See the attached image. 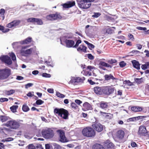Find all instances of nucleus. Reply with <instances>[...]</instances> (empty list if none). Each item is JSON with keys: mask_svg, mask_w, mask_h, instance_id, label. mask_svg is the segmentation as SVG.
<instances>
[{"mask_svg": "<svg viewBox=\"0 0 149 149\" xmlns=\"http://www.w3.org/2000/svg\"><path fill=\"white\" fill-rule=\"evenodd\" d=\"M83 135L87 137H92L95 135V132L92 128L87 127L84 128L82 131Z\"/></svg>", "mask_w": 149, "mask_h": 149, "instance_id": "7ed1b4c3", "label": "nucleus"}, {"mask_svg": "<svg viewBox=\"0 0 149 149\" xmlns=\"http://www.w3.org/2000/svg\"><path fill=\"white\" fill-rule=\"evenodd\" d=\"M134 80L136 83L140 84L143 82V79L142 78L140 79L136 78L134 79Z\"/></svg>", "mask_w": 149, "mask_h": 149, "instance_id": "e433bc0d", "label": "nucleus"}, {"mask_svg": "<svg viewBox=\"0 0 149 149\" xmlns=\"http://www.w3.org/2000/svg\"><path fill=\"white\" fill-rule=\"evenodd\" d=\"M140 53V52L137 50H132L131 52H130V53H132L135 54H139Z\"/></svg>", "mask_w": 149, "mask_h": 149, "instance_id": "4d7b16f0", "label": "nucleus"}, {"mask_svg": "<svg viewBox=\"0 0 149 149\" xmlns=\"http://www.w3.org/2000/svg\"><path fill=\"white\" fill-rule=\"evenodd\" d=\"M132 63L133 67L137 70H139L140 69V64L139 62L135 60H133L132 61Z\"/></svg>", "mask_w": 149, "mask_h": 149, "instance_id": "393cba45", "label": "nucleus"}, {"mask_svg": "<svg viewBox=\"0 0 149 149\" xmlns=\"http://www.w3.org/2000/svg\"><path fill=\"white\" fill-rule=\"evenodd\" d=\"M88 58L90 60H93L94 58V57L91 54H87Z\"/></svg>", "mask_w": 149, "mask_h": 149, "instance_id": "864d4df0", "label": "nucleus"}, {"mask_svg": "<svg viewBox=\"0 0 149 149\" xmlns=\"http://www.w3.org/2000/svg\"><path fill=\"white\" fill-rule=\"evenodd\" d=\"M94 91L97 95L104 94V87H95L94 88Z\"/></svg>", "mask_w": 149, "mask_h": 149, "instance_id": "ddd939ff", "label": "nucleus"}, {"mask_svg": "<svg viewBox=\"0 0 149 149\" xmlns=\"http://www.w3.org/2000/svg\"><path fill=\"white\" fill-rule=\"evenodd\" d=\"M99 107L101 109L106 110L108 107V103L106 102L102 101L98 104Z\"/></svg>", "mask_w": 149, "mask_h": 149, "instance_id": "aec40b11", "label": "nucleus"}, {"mask_svg": "<svg viewBox=\"0 0 149 149\" xmlns=\"http://www.w3.org/2000/svg\"><path fill=\"white\" fill-rule=\"evenodd\" d=\"M32 39L31 38L28 37L24 40L19 41V44L21 45L29 44L31 42Z\"/></svg>", "mask_w": 149, "mask_h": 149, "instance_id": "5701e85b", "label": "nucleus"}, {"mask_svg": "<svg viewBox=\"0 0 149 149\" xmlns=\"http://www.w3.org/2000/svg\"><path fill=\"white\" fill-rule=\"evenodd\" d=\"M17 66L16 56L13 52H11L10 53V67L13 69H17Z\"/></svg>", "mask_w": 149, "mask_h": 149, "instance_id": "20e7f679", "label": "nucleus"}, {"mask_svg": "<svg viewBox=\"0 0 149 149\" xmlns=\"http://www.w3.org/2000/svg\"><path fill=\"white\" fill-rule=\"evenodd\" d=\"M33 85V84L32 83H29L25 85V88L26 89L28 88L29 87L32 86Z\"/></svg>", "mask_w": 149, "mask_h": 149, "instance_id": "8fccbe9b", "label": "nucleus"}, {"mask_svg": "<svg viewBox=\"0 0 149 149\" xmlns=\"http://www.w3.org/2000/svg\"><path fill=\"white\" fill-rule=\"evenodd\" d=\"M22 110L24 112H27L29 110V108L27 104H25L23 105L22 107Z\"/></svg>", "mask_w": 149, "mask_h": 149, "instance_id": "f704fd0d", "label": "nucleus"}, {"mask_svg": "<svg viewBox=\"0 0 149 149\" xmlns=\"http://www.w3.org/2000/svg\"><path fill=\"white\" fill-rule=\"evenodd\" d=\"M83 107L87 110H91L92 109L91 105L87 102H86L83 104Z\"/></svg>", "mask_w": 149, "mask_h": 149, "instance_id": "c756f323", "label": "nucleus"}, {"mask_svg": "<svg viewBox=\"0 0 149 149\" xmlns=\"http://www.w3.org/2000/svg\"><path fill=\"white\" fill-rule=\"evenodd\" d=\"M0 75L2 79L7 78L9 76V69L5 68L0 69Z\"/></svg>", "mask_w": 149, "mask_h": 149, "instance_id": "1a4fd4ad", "label": "nucleus"}, {"mask_svg": "<svg viewBox=\"0 0 149 149\" xmlns=\"http://www.w3.org/2000/svg\"><path fill=\"white\" fill-rule=\"evenodd\" d=\"M59 136V140L62 143L68 142V140L67 139L65 135V132L63 130H59L56 131Z\"/></svg>", "mask_w": 149, "mask_h": 149, "instance_id": "0eeeda50", "label": "nucleus"}, {"mask_svg": "<svg viewBox=\"0 0 149 149\" xmlns=\"http://www.w3.org/2000/svg\"><path fill=\"white\" fill-rule=\"evenodd\" d=\"M61 18V16L57 13L50 14L46 16V18L47 20L52 21L59 19Z\"/></svg>", "mask_w": 149, "mask_h": 149, "instance_id": "9d476101", "label": "nucleus"}, {"mask_svg": "<svg viewBox=\"0 0 149 149\" xmlns=\"http://www.w3.org/2000/svg\"><path fill=\"white\" fill-rule=\"evenodd\" d=\"M56 95L58 97L63 98L64 97L65 95L63 94H61V93L58 92H56Z\"/></svg>", "mask_w": 149, "mask_h": 149, "instance_id": "ea45409f", "label": "nucleus"}, {"mask_svg": "<svg viewBox=\"0 0 149 149\" xmlns=\"http://www.w3.org/2000/svg\"><path fill=\"white\" fill-rule=\"evenodd\" d=\"M19 41L18 42H15L13 43L12 44V46L13 48H15L17 47V45L18 44H19Z\"/></svg>", "mask_w": 149, "mask_h": 149, "instance_id": "603ef678", "label": "nucleus"}, {"mask_svg": "<svg viewBox=\"0 0 149 149\" xmlns=\"http://www.w3.org/2000/svg\"><path fill=\"white\" fill-rule=\"evenodd\" d=\"M35 18H30L27 19L28 22H32L34 23L35 20Z\"/></svg>", "mask_w": 149, "mask_h": 149, "instance_id": "09e8293b", "label": "nucleus"}, {"mask_svg": "<svg viewBox=\"0 0 149 149\" xmlns=\"http://www.w3.org/2000/svg\"><path fill=\"white\" fill-rule=\"evenodd\" d=\"M142 116H139L137 117H134L133 118H130L129 119V120L131 121H136L137 120L141 119Z\"/></svg>", "mask_w": 149, "mask_h": 149, "instance_id": "72a5a7b5", "label": "nucleus"}, {"mask_svg": "<svg viewBox=\"0 0 149 149\" xmlns=\"http://www.w3.org/2000/svg\"><path fill=\"white\" fill-rule=\"evenodd\" d=\"M131 109L133 111L138 112L141 111L143 110V108L139 106H134L131 107Z\"/></svg>", "mask_w": 149, "mask_h": 149, "instance_id": "a878e982", "label": "nucleus"}, {"mask_svg": "<svg viewBox=\"0 0 149 149\" xmlns=\"http://www.w3.org/2000/svg\"><path fill=\"white\" fill-rule=\"evenodd\" d=\"M65 42L66 44V47L68 48L73 47L75 43L74 41L72 40H68L67 39L65 40Z\"/></svg>", "mask_w": 149, "mask_h": 149, "instance_id": "a211bd4d", "label": "nucleus"}, {"mask_svg": "<svg viewBox=\"0 0 149 149\" xmlns=\"http://www.w3.org/2000/svg\"><path fill=\"white\" fill-rule=\"evenodd\" d=\"M75 4V2L74 1H69L67 3L63 4V6L65 8H68L71 7Z\"/></svg>", "mask_w": 149, "mask_h": 149, "instance_id": "6ab92c4d", "label": "nucleus"}, {"mask_svg": "<svg viewBox=\"0 0 149 149\" xmlns=\"http://www.w3.org/2000/svg\"><path fill=\"white\" fill-rule=\"evenodd\" d=\"M5 10L4 9L2 8L0 10V17H1L2 20H3L4 18V14Z\"/></svg>", "mask_w": 149, "mask_h": 149, "instance_id": "473e14b6", "label": "nucleus"}, {"mask_svg": "<svg viewBox=\"0 0 149 149\" xmlns=\"http://www.w3.org/2000/svg\"><path fill=\"white\" fill-rule=\"evenodd\" d=\"M93 149H104V148L101 145L97 143L93 146Z\"/></svg>", "mask_w": 149, "mask_h": 149, "instance_id": "7c9ffc66", "label": "nucleus"}, {"mask_svg": "<svg viewBox=\"0 0 149 149\" xmlns=\"http://www.w3.org/2000/svg\"><path fill=\"white\" fill-rule=\"evenodd\" d=\"M16 79L18 80H21L24 79V77L20 76H17Z\"/></svg>", "mask_w": 149, "mask_h": 149, "instance_id": "e2e57ef3", "label": "nucleus"}, {"mask_svg": "<svg viewBox=\"0 0 149 149\" xmlns=\"http://www.w3.org/2000/svg\"><path fill=\"white\" fill-rule=\"evenodd\" d=\"M88 47L90 49L91 48H93L95 47L93 45L90 43L88 45Z\"/></svg>", "mask_w": 149, "mask_h": 149, "instance_id": "680f3d73", "label": "nucleus"}, {"mask_svg": "<svg viewBox=\"0 0 149 149\" xmlns=\"http://www.w3.org/2000/svg\"><path fill=\"white\" fill-rule=\"evenodd\" d=\"M148 133L146 128L145 126H140L139 129L138 134L141 136L145 135Z\"/></svg>", "mask_w": 149, "mask_h": 149, "instance_id": "2eb2a0df", "label": "nucleus"}, {"mask_svg": "<svg viewBox=\"0 0 149 149\" xmlns=\"http://www.w3.org/2000/svg\"><path fill=\"white\" fill-rule=\"evenodd\" d=\"M86 49L87 47H86L83 45H81L78 47L77 50L78 52L82 51L83 52L86 53Z\"/></svg>", "mask_w": 149, "mask_h": 149, "instance_id": "c85d7f7f", "label": "nucleus"}, {"mask_svg": "<svg viewBox=\"0 0 149 149\" xmlns=\"http://www.w3.org/2000/svg\"><path fill=\"white\" fill-rule=\"evenodd\" d=\"M71 106L72 108L74 109H77L78 107L77 105L74 102L71 103Z\"/></svg>", "mask_w": 149, "mask_h": 149, "instance_id": "49530a36", "label": "nucleus"}, {"mask_svg": "<svg viewBox=\"0 0 149 149\" xmlns=\"http://www.w3.org/2000/svg\"><path fill=\"white\" fill-rule=\"evenodd\" d=\"M45 63H46L48 66H50L52 67H53V64H52V63H51L50 61H45Z\"/></svg>", "mask_w": 149, "mask_h": 149, "instance_id": "bf43d9fd", "label": "nucleus"}, {"mask_svg": "<svg viewBox=\"0 0 149 149\" xmlns=\"http://www.w3.org/2000/svg\"><path fill=\"white\" fill-rule=\"evenodd\" d=\"M99 62V67H100V66H102V67H105L108 68H111L112 67V66L111 65L102 61H100Z\"/></svg>", "mask_w": 149, "mask_h": 149, "instance_id": "b1692460", "label": "nucleus"}, {"mask_svg": "<svg viewBox=\"0 0 149 149\" xmlns=\"http://www.w3.org/2000/svg\"><path fill=\"white\" fill-rule=\"evenodd\" d=\"M85 80V78L84 77L81 78L80 77H72L69 82L74 85H77L78 83H83Z\"/></svg>", "mask_w": 149, "mask_h": 149, "instance_id": "9b49d317", "label": "nucleus"}, {"mask_svg": "<svg viewBox=\"0 0 149 149\" xmlns=\"http://www.w3.org/2000/svg\"><path fill=\"white\" fill-rule=\"evenodd\" d=\"M42 76L43 77L49 78L51 77V75L46 73H44L42 74Z\"/></svg>", "mask_w": 149, "mask_h": 149, "instance_id": "de8ad7c7", "label": "nucleus"}, {"mask_svg": "<svg viewBox=\"0 0 149 149\" xmlns=\"http://www.w3.org/2000/svg\"><path fill=\"white\" fill-rule=\"evenodd\" d=\"M100 14L99 13H94V14L92 15V17L95 18H97L100 15Z\"/></svg>", "mask_w": 149, "mask_h": 149, "instance_id": "3c124183", "label": "nucleus"}, {"mask_svg": "<svg viewBox=\"0 0 149 149\" xmlns=\"http://www.w3.org/2000/svg\"><path fill=\"white\" fill-rule=\"evenodd\" d=\"M79 6L83 9H87L90 7L91 6V2L87 0H81L77 1Z\"/></svg>", "mask_w": 149, "mask_h": 149, "instance_id": "39448f33", "label": "nucleus"}, {"mask_svg": "<svg viewBox=\"0 0 149 149\" xmlns=\"http://www.w3.org/2000/svg\"><path fill=\"white\" fill-rule=\"evenodd\" d=\"M32 93L33 94L34 93V92H29L26 95L27 96L29 97H32V96H34L33 94H32Z\"/></svg>", "mask_w": 149, "mask_h": 149, "instance_id": "13d9d810", "label": "nucleus"}, {"mask_svg": "<svg viewBox=\"0 0 149 149\" xmlns=\"http://www.w3.org/2000/svg\"><path fill=\"white\" fill-rule=\"evenodd\" d=\"M44 103V101L41 100L39 99L37 100L36 102V104L37 105H40L43 104Z\"/></svg>", "mask_w": 149, "mask_h": 149, "instance_id": "37998d69", "label": "nucleus"}, {"mask_svg": "<svg viewBox=\"0 0 149 149\" xmlns=\"http://www.w3.org/2000/svg\"><path fill=\"white\" fill-rule=\"evenodd\" d=\"M29 46H26L22 47L21 49L20 50V53L22 55H24L25 54H29L31 53L32 52L33 50V48H31L26 50L24 49L27 47H29Z\"/></svg>", "mask_w": 149, "mask_h": 149, "instance_id": "f8f14e48", "label": "nucleus"}, {"mask_svg": "<svg viewBox=\"0 0 149 149\" xmlns=\"http://www.w3.org/2000/svg\"><path fill=\"white\" fill-rule=\"evenodd\" d=\"M1 61L8 65H9V56L7 55H2L0 57Z\"/></svg>", "mask_w": 149, "mask_h": 149, "instance_id": "dca6fc26", "label": "nucleus"}, {"mask_svg": "<svg viewBox=\"0 0 149 149\" xmlns=\"http://www.w3.org/2000/svg\"><path fill=\"white\" fill-rule=\"evenodd\" d=\"M18 105H13L10 107V109H11V111L13 113H15L17 112L16 110L18 108Z\"/></svg>", "mask_w": 149, "mask_h": 149, "instance_id": "c9c22d12", "label": "nucleus"}, {"mask_svg": "<svg viewBox=\"0 0 149 149\" xmlns=\"http://www.w3.org/2000/svg\"><path fill=\"white\" fill-rule=\"evenodd\" d=\"M81 42V41L80 40H77L76 42V44L75 45H74V46H73V48H77V47H78L79 45L80 44Z\"/></svg>", "mask_w": 149, "mask_h": 149, "instance_id": "58836bf2", "label": "nucleus"}, {"mask_svg": "<svg viewBox=\"0 0 149 149\" xmlns=\"http://www.w3.org/2000/svg\"><path fill=\"white\" fill-rule=\"evenodd\" d=\"M105 79L107 81H109L110 79L114 80L116 79L113 77V75L111 74H106L104 76Z\"/></svg>", "mask_w": 149, "mask_h": 149, "instance_id": "bb28decb", "label": "nucleus"}, {"mask_svg": "<svg viewBox=\"0 0 149 149\" xmlns=\"http://www.w3.org/2000/svg\"><path fill=\"white\" fill-rule=\"evenodd\" d=\"M125 135L124 132L122 130H118L116 133V136L119 139H122Z\"/></svg>", "mask_w": 149, "mask_h": 149, "instance_id": "f3484780", "label": "nucleus"}, {"mask_svg": "<svg viewBox=\"0 0 149 149\" xmlns=\"http://www.w3.org/2000/svg\"><path fill=\"white\" fill-rule=\"evenodd\" d=\"M54 149H61V147L59 145L54 143L53 144Z\"/></svg>", "mask_w": 149, "mask_h": 149, "instance_id": "a19ab883", "label": "nucleus"}, {"mask_svg": "<svg viewBox=\"0 0 149 149\" xmlns=\"http://www.w3.org/2000/svg\"><path fill=\"white\" fill-rule=\"evenodd\" d=\"M42 136L46 139H50L52 138L54 136V131L52 128L46 127L42 130L41 132Z\"/></svg>", "mask_w": 149, "mask_h": 149, "instance_id": "f257e3e1", "label": "nucleus"}, {"mask_svg": "<svg viewBox=\"0 0 149 149\" xmlns=\"http://www.w3.org/2000/svg\"><path fill=\"white\" fill-rule=\"evenodd\" d=\"M8 119V118L5 116H0V120L2 122L7 121Z\"/></svg>", "mask_w": 149, "mask_h": 149, "instance_id": "4c0bfd02", "label": "nucleus"}, {"mask_svg": "<svg viewBox=\"0 0 149 149\" xmlns=\"http://www.w3.org/2000/svg\"><path fill=\"white\" fill-rule=\"evenodd\" d=\"M22 120H19V121H17L15 120L10 118V129H16L20 127L21 125L22 124L20 123V122H23Z\"/></svg>", "mask_w": 149, "mask_h": 149, "instance_id": "423d86ee", "label": "nucleus"}, {"mask_svg": "<svg viewBox=\"0 0 149 149\" xmlns=\"http://www.w3.org/2000/svg\"><path fill=\"white\" fill-rule=\"evenodd\" d=\"M136 29L139 30L143 31H146L147 30V28L146 27H142L140 26L137 27Z\"/></svg>", "mask_w": 149, "mask_h": 149, "instance_id": "5fc2aeb1", "label": "nucleus"}, {"mask_svg": "<svg viewBox=\"0 0 149 149\" xmlns=\"http://www.w3.org/2000/svg\"><path fill=\"white\" fill-rule=\"evenodd\" d=\"M105 146L108 149H113L114 145L113 144L109 141H107L105 143Z\"/></svg>", "mask_w": 149, "mask_h": 149, "instance_id": "4be33fe9", "label": "nucleus"}, {"mask_svg": "<svg viewBox=\"0 0 149 149\" xmlns=\"http://www.w3.org/2000/svg\"><path fill=\"white\" fill-rule=\"evenodd\" d=\"M35 149H43V148L41 145L39 144L36 146Z\"/></svg>", "mask_w": 149, "mask_h": 149, "instance_id": "052dcab7", "label": "nucleus"}, {"mask_svg": "<svg viewBox=\"0 0 149 149\" xmlns=\"http://www.w3.org/2000/svg\"><path fill=\"white\" fill-rule=\"evenodd\" d=\"M34 24H36L38 25H42L43 23L41 19L35 18Z\"/></svg>", "mask_w": 149, "mask_h": 149, "instance_id": "2f4dec72", "label": "nucleus"}, {"mask_svg": "<svg viewBox=\"0 0 149 149\" xmlns=\"http://www.w3.org/2000/svg\"><path fill=\"white\" fill-rule=\"evenodd\" d=\"M27 147L28 149H35V147L33 145V144H30L28 145Z\"/></svg>", "mask_w": 149, "mask_h": 149, "instance_id": "a18cd8bd", "label": "nucleus"}, {"mask_svg": "<svg viewBox=\"0 0 149 149\" xmlns=\"http://www.w3.org/2000/svg\"><path fill=\"white\" fill-rule=\"evenodd\" d=\"M115 90V88L112 86L104 87V94L110 95L113 94Z\"/></svg>", "mask_w": 149, "mask_h": 149, "instance_id": "6e6552de", "label": "nucleus"}, {"mask_svg": "<svg viewBox=\"0 0 149 149\" xmlns=\"http://www.w3.org/2000/svg\"><path fill=\"white\" fill-rule=\"evenodd\" d=\"M20 20H14L10 23V28L15 26L19 25L20 23Z\"/></svg>", "mask_w": 149, "mask_h": 149, "instance_id": "cd10ccee", "label": "nucleus"}, {"mask_svg": "<svg viewBox=\"0 0 149 149\" xmlns=\"http://www.w3.org/2000/svg\"><path fill=\"white\" fill-rule=\"evenodd\" d=\"M54 111L55 113L58 114V116L64 119H67L68 118V111L63 108H56L54 109Z\"/></svg>", "mask_w": 149, "mask_h": 149, "instance_id": "f03ea898", "label": "nucleus"}, {"mask_svg": "<svg viewBox=\"0 0 149 149\" xmlns=\"http://www.w3.org/2000/svg\"><path fill=\"white\" fill-rule=\"evenodd\" d=\"M141 68L143 70H145L146 69L148 68L146 65L145 64L142 65L141 66Z\"/></svg>", "mask_w": 149, "mask_h": 149, "instance_id": "338daca9", "label": "nucleus"}, {"mask_svg": "<svg viewBox=\"0 0 149 149\" xmlns=\"http://www.w3.org/2000/svg\"><path fill=\"white\" fill-rule=\"evenodd\" d=\"M39 73V71L37 70H35L32 72V73L33 75L37 74Z\"/></svg>", "mask_w": 149, "mask_h": 149, "instance_id": "774afa93", "label": "nucleus"}, {"mask_svg": "<svg viewBox=\"0 0 149 149\" xmlns=\"http://www.w3.org/2000/svg\"><path fill=\"white\" fill-rule=\"evenodd\" d=\"M46 149H51V146L49 144H47L45 145Z\"/></svg>", "mask_w": 149, "mask_h": 149, "instance_id": "0e129e2a", "label": "nucleus"}, {"mask_svg": "<svg viewBox=\"0 0 149 149\" xmlns=\"http://www.w3.org/2000/svg\"><path fill=\"white\" fill-rule=\"evenodd\" d=\"M92 126L93 128L98 132H101L103 129V126L100 123H95Z\"/></svg>", "mask_w": 149, "mask_h": 149, "instance_id": "4468645a", "label": "nucleus"}, {"mask_svg": "<svg viewBox=\"0 0 149 149\" xmlns=\"http://www.w3.org/2000/svg\"><path fill=\"white\" fill-rule=\"evenodd\" d=\"M117 61L115 59H111L110 60L108 61L107 62L109 64H112L113 63H116Z\"/></svg>", "mask_w": 149, "mask_h": 149, "instance_id": "79ce46f5", "label": "nucleus"}, {"mask_svg": "<svg viewBox=\"0 0 149 149\" xmlns=\"http://www.w3.org/2000/svg\"><path fill=\"white\" fill-rule=\"evenodd\" d=\"M75 101L78 105H80L82 102L81 101L79 100H76Z\"/></svg>", "mask_w": 149, "mask_h": 149, "instance_id": "69168bd1", "label": "nucleus"}, {"mask_svg": "<svg viewBox=\"0 0 149 149\" xmlns=\"http://www.w3.org/2000/svg\"><path fill=\"white\" fill-rule=\"evenodd\" d=\"M100 113L101 115L107 119L111 118L113 116V115L109 113L103 112L101 111H100Z\"/></svg>", "mask_w": 149, "mask_h": 149, "instance_id": "412c9836", "label": "nucleus"}, {"mask_svg": "<svg viewBox=\"0 0 149 149\" xmlns=\"http://www.w3.org/2000/svg\"><path fill=\"white\" fill-rule=\"evenodd\" d=\"M126 65L124 61H122L120 62L119 63V65L121 68H123Z\"/></svg>", "mask_w": 149, "mask_h": 149, "instance_id": "c03bdc74", "label": "nucleus"}, {"mask_svg": "<svg viewBox=\"0 0 149 149\" xmlns=\"http://www.w3.org/2000/svg\"><path fill=\"white\" fill-rule=\"evenodd\" d=\"M8 99L7 98H0V101L1 102H3L5 101H7Z\"/></svg>", "mask_w": 149, "mask_h": 149, "instance_id": "6e6d98bb", "label": "nucleus"}]
</instances>
